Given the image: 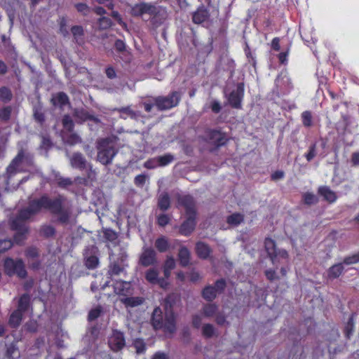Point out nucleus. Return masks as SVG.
Listing matches in <instances>:
<instances>
[{
	"instance_id": "obj_32",
	"label": "nucleus",
	"mask_w": 359,
	"mask_h": 359,
	"mask_svg": "<svg viewBox=\"0 0 359 359\" xmlns=\"http://www.w3.org/2000/svg\"><path fill=\"white\" fill-rule=\"evenodd\" d=\"M355 330V322L353 316L348 318L345 327L344 328V334L346 339H350L353 334Z\"/></svg>"
},
{
	"instance_id": "obj_23",
	"label": "nucleus",
	"mask_w": 359,
	"mask_h": 359,
	"mask_svg": "<svg viewBox=\"0 0 359 359\" xmlns=\"http://www.w3.org/2000/svg\"><path fill=\"white\" fill-rule=\"evenodd\" d=\"M171 201L169 194L163 192L159 195L157 200V206L163 212L168 210L170 208Z\"/></svg>"
},
{
	"instance_id": "obj_47",
	"label": "nucleus",
	"mask_w": 359,
	"mask_h": 359,
	"mask_svg": "<svg viewBox=\"0 0 359 359\" xmlns=\"http://www.w3.org/2000/svg\"><path fill=\"white\" fill-rule=\"evenodd\" d=\"M316 149H317V145H316V142L312 143L309 146L308 151L304 154V157L306 158V159L308 162L311 161L314 158V157L316 156V154H317Z\"/></svg>"
},
{
	"instance_id": "obj_46",
	"label": "nucleus",
	"mask_w": 359,
	"mask_h": 359,
	"mask_svg": "<svg viewBox=\"0 0 359 359\" xmlns=\"http://www.w3.org/2000/svg\"><path fill=\"white\" fill-rule=\"evenodd\" d=\"M12 108L11 106H6L0 109V119L4 122H7L11 118Z\"/></svg>"
},
{
	"instance_id": "obj_59",
	"label": "nucleus",
	"mask_w": 359,
	"mask_h": 359,
	"mask_svg": "<svg viewBox=\"0 0 359 359\" xmlns=\"http://www.w3.org/2000/svg\"><path fill=\"white\" fill-rule=\"evenodd\" d=\"M81 142L80 137L76 133H72L67 136L66 142L69 145H75Z\"/></svg>"
},
{
	"instance_id": "obj_12",
	"label": "nucleus",
	"mask_w": 359,
	"mask_h": 359,
	"mask_svg": "<svg viewBox=\"0 0 359 359\" xmlns=\"http://www.w3.org/2000/svg\"><path fill=\"white\" fill-rule=\"evenodd\" d=\"M196 215H186V219L181 224L179 228V232L181 235L189 236L193 233L196 226Z\"/></svg>"
},
{
	"instance_id": "obj_3",
	"label": "nucleus",
	"mask_w": 359,
	"mask_h": 359,
	"mask_svg": "<svg viewBox=\"0 0 359 359\" xmlns=\"http://www.w3.org/2000/svg\"><path fill=\"white\" fill-rule=\"evenodd\" d=\"M3 266L5 274L9 277L16 275L23 279L27 276L25 264L22 259H14L11 257H6L4 260Z\"/></svg>"
},
{
	"instance_id": "obj_18",
	"label": "nucleus",
	"mask_w": 359,
	"mask_h": 359,
	"mask_svg": "<svg viewBox=\"0 0 359 359\" xmlns=\"http://www.w3.org/2000/svg\"><path fill=\"white\" fill-rule=\"evenodd\" d=\"M180 301V296L175 292L168 294L163 299V306L165 312H174L173 309L176 304Z\"/></svg>"
},
{
	"instance_id": "obj_22",
	"label": "nucleus",
	"mask_w": 359,
	"mask_h": 359,
	"mask_svg": "<svg viewBox=\"0 0 359 359\" xmlns=\"http://www.w3.org/2000/svg\"><path fill=\"white\" fill-rule=\"evenodd\" d=\"M151 324L155 330H161L163 327V312L160 307L154 309L151 316Z\"/></svg>"
},
{
	"instance_id": "obj_30",
	"label": "nucleus",
	"mask_w": 359,
	"mask_h": 359,
	"mask_svg": "<svg viewBox=\"0 0 359 359\" xmlns=\"http://www.w3.org/2000/svg\"><path fill=\"white\" fill-rule=\"evenodd\" d=\"M30 306V297L28 294L25 293L20 296L18 304V308L16 310L25 313L26 312Z\"/></svg>"
},
{
	"instance_id": "obj_49",
	"label": "nucleus",
	"mask_w": 359,
	"mask_h": 359,
	"mask_svg": "<svg viewBox=\"0 0 359 359\" xmlns=\"http://www.w3.org/2000/svg\"><path fill=\"white\" fill-rule=\"evenodd\" d=\"M59 29L60 32L64 36H66L69 34V32L67 30V18L65 16L60 17L58 20Z\"/></svg>"
},
{
	"instance_id": "obj_26",
	"label": "nucleus",
	"mask_w": 359,
	"mask_h": 359,
	"mask_svg": "<svg viewBox=\"0 0 359 359\" xmlns=\"http://www.w3.org/2000/svg\"><path fill=\"white\" fill-rule=\"evenodd\" d=\"M154 246L158 252L163 253L169 250L170 243L168 239L165 236H161L156 239Z\"/></svg>"
},
{
	"instance_id": "obj_55",
	"label": "nucleus",
	"mask_w": 359,
	"mask_h": 359,
	"mask_svg": "<svg viewBox=\"0 0 359 359\" xmlns=\"http://www.w3.org/2000/svg\"><path fill=\"white\" fill-rule=\"evenodd\" d=\"M25 255L27 258H37L39 257V249L34 246L29 247L26 249Z\"/></svg>"
},
{
	"instance_id": "obj_17",
	"label": "nucleus",
	"mask_w": 359,
	"mask_h": 359,
	"mask_svg": "<svg viewBox=\"0 0 359 359\" xmlns=\"http://www.w3.org/2000/svg\"><path fill=\"white\" fill-rule=\"evenodd\" d=\"M318 194L323 198V200L329 203H333L337 200V194L328 186H320L318 188Z\"/></svg>"
},
{
	"instance_id": "obj_64",
	"label": "nucleus",
	"mask_w": 359,
	"mask_h": 359,
	"mask_svg": "<svg viewBox=\"0 0 359 359\" xmlns=\"http://www.w3.org/2000/svg\"><path fill=\"white\" fill-rule=\"evenodd\" d=\"M34 118L35 121L39 124L42 125L45 121V115L44 114L39 110H35L34 112Z\"/></svg>"
},
{
	"instance_id": "obj_57",
	"label": "nucleus",
	"mask_w": 359,
	"mask_h": 359,
	"mask_svg": "<svg viewBox=\"0 0 359 359\" xmlns=\"http://www.w3.org/2000/svg\"><path fill=\"white\" fill-rule=\"evenodd\" d=\"M343 262L345 264L350 265L359 262V252L350 256L344 257Z\"/></svg>"
},
{
	"instance_id": "obj_9",
	"label": "nucleus",
	"mask_w": 359,
	"mask_h": 359,
	"mask_svg": "<svg viewBox=\"0 0 359 359\" xmlns=\"http://www.w3.org/2000/svg\"><path fill=\"white\" fill-rule=\"evenodd\" d=\"M108 344L111 350L114 352L121 351L126 346L124 333L116 329L113 330L111 334L109 337Z\"/></svg>"
},
{
	"instance_id": "obj_45",
	"label": "nucleus",
	"mask_w": 359,
	"mask_h": 359,
	"mask_svg": "<svg viewBox=\"0 0 359 359\" xmlns=\"http://www.w3.org/2000/svg\"><path fill=\"white\" fill-rule=\"evenodd\" d=\"M76 11L83 16H88L91 11V8L85 3H77L74 5Z\"/></svg>"
},
{
	"instance_id": "obj_11",
	"label": "nucleus",
	"mask_w": 359,
	"mask_h": 359,
	"mask_svg": "<svg viewBox=\"0 0 359 359\" xmlns=\"http://www.w3.org/2000/svg\"><path fill=\"white\" fill-rule=\"evenodd\" d=\"M139 262L144 267L156 265L158 262L156 251L151 247L144 248L140 256Z\"/></svg>"
},
{
	"instance_id": "obj_51",
	"label": "nucleus",
	"mask_w": 359,
	"mask_h": 359,
	"mask_svg": "<svg viewBox=\"0 0 359 359\" xmlns=\"http://www.w3.org/2000/svg\"><path fill=\"white\" fill-rule=\"evenodd\" d=\"M13 245V241L11 239L0 240V254L5 252L11 249Z\"/></svg>"
},
{
	"instance_id": "obj_35",
	"label": "nucleus",
	"mask_w": 359,
	"mask_h": 359,
	"mask_svg": "<svg viewBox=\"0 0 359 359\" xmlns=\"http://www.w3.org/2000/svg\"><path fill=\"white\" fill-rule=\"evenodd\" d=\"M159 167H164L171 163L175 160V156L170 154H165L163 156L156 157Z\"/></svg>"
},
{
	"instance_id": "obj_24",
	"label": "nucleus",
	"mask_w": 359,
	"mask_h": 359,
	"mask_svg": "<svg viewBox=\"0 0 359 359\" xmlns=\"http://www.w3.org/2000/svg\"><path fill=\"white\" fill-rule=\"evenodd\" d=\"M265 250L272 261L278 256L276 242L271 238H266L264 241Z\"/></svg>"
},
{
	"instance_id": "obj_33",
	"label": "nucleus",
	"mask_w": 359,
	"mask_h": 359,
	"mask_svg": "<svg viewBox=\"0 0 359 359\" xmlns=\"http://www.w3.org/2000/svg\"><path fill=\"white\" fill-rule=\"evenodd\" d=\"M244 221V215L239 212H235L226 217V222L231 226H237Z\"/></svg>"
},
{
	"instance_id": "obj_43",
	"label": "nucleus",
	"mask_w": 359,
	"mask_h": 359,
	"mask_svg": "<svg viewBox=\"0 0 359 359\" xmlns=\"http://www.w3.org/2000/svg\"><path fill=\"white\" fill-rule=\"evenodd\" d=\"M215 334V330L212 324H205L202 327V334L205 338H212Z\"/></svg>"
},
{
	"instance_id": "obj_40",
	"label": "nucleus",
	"mask_w": 359,
	"mask_h": 359,
	"mask_svg": "<svg viewBox=\"0 0 359 359\" xmlns=\"http://www.w3.org/2000/svg\"><path fill=\"white\" fill-rule=\"evenodd\" d=\"M218 307L215 304H208L203 306V313L205 317H212L217 313Z\"/></svg>"
},
{
	"instance_id": "obj_56",
	"label": "nucleus",
	"mask_w": 359,
	"mask_h": 359,
	"mask_svg": "<svg viewBox=\"0 0 359 359\" xmlns=\"http://www.w3.org/2000/svg\"><path fill=\"white\" fill-rule=\"evenodd\" d=\"M102 313V309L99 306L95 309H91L88 315V321H93L96 320L100 317Z\"/></svg>"
},
{
	"instance_id": "obj_48",
	"label": "nucleus",
	"mask_w": 359,
	"mask_h": 359,
	"mask_svg": "<svg viewBox=\"0 0 359 359\" xmlns=\"http://www.w3.org/2000/svg\"><path fill=\"white\" fill-rule=\"evenodd\" d=\"M41 234L46 238L53 237L55 234V229L50 225H44L41 228Z\"/></svg>"
},
{
	"instance_id": "obj_36",
	"label": "nucleus",
	"mask_w": 359,
	"mask_h": 359,
	"mask_svg": "<svg viewBox=\"0 0 359 359\" xmlns=\"http://www.w3.org/2000/svg\"><path fill=\"white\" fill-rule=\"evenodd\" d=\"M145 279L151 284H156L158 279V272L157 269L152 268L147 270L145 273Z\"/></svg>"
},
{
	"instance_id": "obj_4",
	"label": "nucleus",
	"mask_w": 359,
	"mask_h": 359,
	"mask_svg": "<svg viewBox=\"0 0 359 359\" xmlns=\"http://www.w3.org/2000/svg\"><path fill=\"white\" fill-rule=\"evenodd\" d=\"M208 144L212 145L210 149L211 153L217 151L221 147L225 146L229 141L226 133L217 129H208L203 138Z\"/></svg>"
},
{
	"instance_id": "obj_54",
	"label": "nucleus",
	"mask_w": 359,
	"mask_h": 359,
	"mask_svg": "<svg viewBox=\"0 0 359 359\" xmlns=\"http://www.w3.org/2000/svg\"><path fill=\"white\" fill-rule=\"evenodd\" d=\"M170 222V217L166 214H161L157 216L156 222L159 226L164 227Z\"/></svg>"
},
{
	"instance_id": "obj_21",
	"label": "nucleus",
	"mask_w": 359,
	"mask_h": 359,
	"mask_svg": "<svg viewBox=\"0 0 359 359\" xmlns=\"http://www.w3.org/2000/svg\"><path fill=\"white\" fill-rule=\"evenodd\" d=\"M51 103L53 106L60 108L70 104L68 95L64 92H59L53 95L51 98Z\"/></svg>"
},
{
	"instance_id": "obj_63",
	"label": "nucleus",
	"mask_w": 359,
	"mask_h": 359,
	"mask_svg": "<svg viewBox=\"0 0 359 359\" xmlns=\"http://www.w3.org/2000/svg\"><path fill=\"white\" fill-rule=\"evenodd\" d=\"M175 261L172 256L167 257L165 263L163 264V268L168 269L169 270H172L175 267Z\"/></svg>"
},
{
	"instance_id": "obj_44",
	"label": "nucleus",
	"mask_w": 359,
	"mask_h": 359,
	"mask_svg": "<svg viewBox=\"0 0 359 359\" xmlns=\"http://www.w3.org/2000/svg\"><path fill=\"white\" fill-rule=\"evenodd\" d=\"M302 124L304 127L309 128L312 126V114L310 111H304L301 115Z\"/></svg>"
},
{
	"instance_id": "obj_34",
	"label": "nucleus",
	"mask_w": 359,
	"mask_h": 359,
	"mask_svg": "<svg viewBox=\"0 0 359 359\" xmlns=\"http://www.w3.org/2000/svg\"><path fill=\"white\" fill-rule=\"evenodd\" d=\"M121 301L127 307H135L142 304L143 299L139 297H126Z\"/></svg>"
},
{
	"instance_id": "obj_2",
	"label": "nucleus",
	"mask_w": 359,
	"mask_h": 359,
	"mask_svg": "<svg viewBox=\"0 0 359 359\" xmlns=\"http://www.w3.org/2000/svg\"><path fill=\"white\" fill-rule=\"evenodd\" d=\"M130 14L134 18L149 15L150 23L155 27L161 25L168 18L166 8L151 2H140L131 6Z\"/></svg>"
},
{
	"instance_id": "obj_29",
	"label": "nucleus",
	"mask_w": 359,
	"mask_h": 359,
	"mask_svg": "<svg viewBox=\"0 0 359 359\" xmlns=\"http://www.w3.org/2000/svg\"><path fill=\"white\" fill-rule=\"evenodd\" d=\"M178 257L180 265L184 267L187 266L190 262V252L189 249L185 246L181 247L179 250Z\"/></svg>"
},
{
	"instance_id": "obj_41",
	"label": "nucleus",
	"mask_w": 359,
	"mask_h": 359,
	"mask_svg": "<svg viewBox=\"0 0 359 359\" xmlns=\"http://www.w3.org/2000/svg\"><path fill=\"white\" fill-rule=\"evenodd\" d=\"M62 124L63 128L69 132L73 131L74 128V123L69 114H65L63 116L62 119Z\"/></svg>"
},
{
	"instance_id": "obj_5",
	"label": "nucleus",
	"mask_w": 359,
	"mask_h": 359,
	"mask_svg": "<svg viewBox=\"0 0 359 359\" xmlns=\"http://www.w3.org/2000/svg\"><path fill=\"white\" fill-rule=\"evenodd\" d=\"M181 100V93L179 91H172L167 96L154 97V104L159 111H165L177 107Z\"/></svg>"
},
{
	"instance_id": "obj_58",
	"label": "nucleus",
	"mask_w": 359,
	"mask_h": 359,
	"mask_svg": "<svg viewBox=\"0 0 359 359\" xmlns=\"http://www.w3.org/2000/svg\"><path fill=\"white\" fill-rule=\"evenodd\" d=\"M104 238L109 241L113 242L118 238L116 233L111 229H107L104 231Z\"/></svg>"
},
{
	"instance_id": "obj_53",
	"label": "nucleus",
	"mask_w": 359,
	"mask_h": 359,
	"mask_svg": "<svg viewBox=\"0 0 359 359\" xmlns=\"http://www.w3.org/2000/svg\"><path fill=\"white\" fill-rule=\"evenodd\" d=\"M27 233L28 232L16 231L13 236V241L18 245L22 244L27 238Z\"/></svg>"
},
{
	"instance_id": "obj_14",
	"label": "nucleus",
	"mask_w": 359,
	"mask_h": 359,
	"mask_svg": "<svg viewBox=\"0 0 359 359\" xmlns=\"http://www.w3.org/2000/svg\"><path fill=\"white\" fill-rule=\"evenodd\" d=\"M114 111H118L120 114L119 117L122 119L130 118L133 120H138L140 117H143L140 111L133 110L130 106L115 108Z\"/></svg>"
},
{
	"instance_id": "obj_19",
	"label": "nucleus",
	"mask_w": 359,
	"mask_h": 359,
	"mask_svg": "<svg viewBox=\"0 0 359 359\" xmlns=\"http://www.w3.org/2000/svg\"><path fill=\"white\" fill-rule=\"evenodd\" d=\"M195 249L197 256L201 259H208L212 252L210 245L203 241H198Z\"/></svg>"
},
{
	"instance_id": "obj_28",
	"label": "nucleus",
	"mask_w": 359,
	"mask_h": 359,
	"mask_svg": "<svg viewBox=\"0 0 359 359\" xmlns=\"http://www.w3.org/2000/svg\"><path fill=\"white\" fill-rule=\"evenodd\" d=\"M23 313L15 310L11 314L8 319V325L12 328H17L21 324L22 320Z\"/></svg>"
},
{
	"instance_id": "obj_7",
	"label": "nucleus",
	"mask_w": 359,
	"mask_h": 359,
	"mask_svg": "<svg viewBox=\"0 0 359 359\" xmlns=\"http://www.w3.org/2000/svg\"><path fill=\"white\" fill-rule=\"evenodd\" d=\"M226 287V282L224 278L215 281V285H206L202 290L201 295L204 299L208 302L213 301L217 294L224 292Z\"/></svg>"
},
{
	"instance_id": "obj_52",
	"label": "nucleus",
	"mask_w": 359,
	"mask_h": 359,
	"mask_svg": "<svg viewBox=\"0 0 359 359\" xmlns=\"http://www.w3.org/2000/svg\"><path fill=\"white\" fill-rule=\"evenodd\" d=\"M290 48H291V43H290L286 50L283 51V52H280L278 55V61L280 64L282 65H286L287 63V56L290 53Z\"/></svg>"
},
{
	"instance_id": "obj_37",
	"label": "nucleus",
	"mask_w": 359,
	"mask_h": 359,
	"mask_svg": "<svg viewBox=\"0 0 359 359\" xmlns=\"http://www.w3.org/2000/svg\"><path fill=\"white\" fill-rule=\"evenodd\" d=\"M133 346L135 348L137 354L144 353L147 350L146 343L141 338L135 339L133 342Z\"/></svg>"
},
{
	"instance_id": "obj_20",
	"label": "nucleus",
	"mask_w": 359,
	"mask_h": 359,
	"mask_svg": "<svg viewBox=\"0 0 359 359\" xmlns=\"http://www.w3.org/2000/svg\"><path fill=\"white\" fill-rule=\"evenodd\" d=\"M209 16L210 13L208 10L202 6L198 8V9L193 13L192 20L195 24H201L206 21Z\"/></svg>"
},
{
	"instance_id": "obj_61",
	"label": "nucleus",
	"mask_w": 359,
	"mask_h": 359,
	"mask_svg": "<svg viewBox=\"0 0 359 359\" xmlns=\"http://www.w3.org/2000/svg\"><path fill=\"white\" fill-rule=\"evenodd\" d=\"M144 167L147 169H154L157 167H159L156 157L151 158L146 161L144 163Z\"/></svg>"
},
{
	"instance_id": "obj_39",
	"label": "nucleus",
	"mask_w": 359,
	"mask_h": 359,
	"mask_svg": "<svg viewBox=\"0 0 359 359\" xmlns=\"http://www.w3.org/2000/svg\"><path fill=\"white\" fill-rule=\"evenodd\" d=\"M85 266L88 269H95L99 264V259L95 255H90L84 260Z\"/></svg>"
},
{
	"instance_id": "obj_62",
	"label": "nucleus",
	"mask_w": 359,
	"mask_h": 359,
	"mask_svg": "<svg viewBox=\"0 0 359 359\" xmlns=\"http://www.w3.org/2000/svg\"><path fill=\"white\" fill-rule=\"evenodd\" d=\"M147 180V175L140 174L135 177L134 183L137 187H142L144 185Z\"/></svg>"
},
{
	"instance_id": "obj_16",
	"label": "nucleus",
	"mask_w": 359,
	"mask_h": 359,
	"mask_svg": "<svg viewBox=\"0 0 359 359\" xmlns=\"http://www.w3.org/2000/svg\"><path fill=\"white\" fill-rule=\"evenodd\" d=\"M163 330L165 332L173 334L175 332L176 316L174 312H165V319L163 320Z\"/></svg>"
},
{
	"instance_id": "obj_10",
	"label": "nucleus",
	"mask_w": 359,
	"mask_h": 359,
	"mask_svg": "<svg viewBox=\"0 0 359 359\" xmlns=\"http://www.w3.org/2000/svg\"><path fill=\"white\" fill-rule=\"evenodd\" d=\"M70 165L73 168L83 170L88 168V177L90 178L93 172V167L88 163L85 156L80 152H74L69 159Z\"/></svg>"
},
{
	"instance_id": "obj_6",
	"label": "nucleus",
	"mask_w": 359,
	"mask_h": 359,
	"mask_svg": "<svg viewBox=\"0 0 359 359\" xmlns=\"http://www.w3.org/2000/svg\"><path fill=\"white\" fill-rule=\"evenodd\" d=\"M98 149L97 160L104 165L110 164L117 153L114 146L109 145V140L107 138L99 142Z\"/></svg>"
},
{
	"instance_id": "obj_50",
	"label": "nucleus",
	"mask_w": 359,
	"mask_h": 359,
	"mask_svg": "<svg viewBox=\"0 0 359 359\" xmlns=\"http://www.w3.org/2000/svg\"><path fill=\"white\" fill-rule=\"evenodd\" d=\"M98 25L100 29H107L112 26L113 22L110 18L102 16L98 19Z\"/></svg>"
},
{
	"instance_id": "obj_8",
	"label": "nucleus",
	"mask_w": 359,
	"mask_h": 359,
	"mask_svg": "<svg viewBox=\"0 0 359 359\" xmlns=\"http://www.w3.org/2000/svg\"><path fill=\"white\" fill-rule=\"evenodd\" d=\"M245 95V85L243 82L236 84V90H232L227 97L229 105L233 109H242V102Z\"/></svg>"
},
{
	"instance_id": "obj_31",
	"label": "nucleus",
	"mask_w": 359,
	"mask_h": 359,
	"mask_svg": "<svg viewBox=\"0 0 359 359\" xmlns=\"http://www.w3.org/2000/svg\"><path fill=\"white\" fill-rule=\"evenodd\" d=\"M74 39L76 43L81 45L83 42L84 30L81 25H74L71 28Z\"/></svg>"
},
{
	"instance_id": "obj_38",
	"label": "nucleus",
	"mask_w": 359,
	"mask_h": 359,
	"mask_svg": "<svg viewBox=\"0 0 359 359\" xmlns=\"http://www.w3.org/2000/svg\"><path fill=\"white\" fill-rule=\"evenodd\" d=\"M303 202L305 205H311L318 203V197L311 192H305L302 195Z\"/></svg>"
},
{
	"instance_id": "obj_42",
	"label": "nucleus",
	"mask_w": 359,
	"mask_h": 359,
	"mask_svg": "<svg viewBox=\"0 0 359 359\" xmlns=\"http://www.w3.org/2000/svg\"><path fill=\"white\" fill-rule=\"evenodd\" d=\"M13 95L11 90L7 87L0 88V100L3 102H8L11 100Z\"/></svg>"
},
{
	"instance_id": "obj_25",
	"label": "nucleus",
	"mask_w": 359,
	"mask_h": 359,
	"mask_svg": "<svg viewBox=\"0 0 359 359\" xmlns=\"http://www.w3.org/2000/svg\"><path fill=\"white\" fill-rule=\"evenodd\" d=\"M130 283L123 280L116 281L114 284V290L119 295L126 296L130 290Z\"/></svg>"
},
{
	"instance_id": "obj_1",
	"label": "nucleus",
	"mask_w": 359,
	"mask_h": 359,
	"mask_svg": "<svg viewBox=\"0 0 359 359\" xmlns=\"http://www.w3.org/2000/svg\"><path fill=\"white\" fill-rule=\"evenodd\" d=\"M66 197L62 194L50 198L44 194L38 198L31 200L27 207L20 209L15 217L10 221V228L15 231L29 232V226L26 221L39 214L43 209L50 211L53 215L57 216V222L63 225L69 223L71 210L65 208L64 203Z\"/></svg>"
},
{
	"instance_id": "obj_27",
	"label": "nucleus",
	"mask_w": 359,
	"mask_h": 359,
	"mask_svg": "<svg viewBox=\"0 0 359 359\" xmlns=\"http://www.w3.org/2000/svg\"><path fill=\"white\" fill-rule=\"evenodd\" d=\"M344 270V266L341 263L332 265L327 270V278L331 280L339 278Z\"/></svg>"
},
{
	"instance_id": "obj_13",
	"label": "nucleus",
	"mask_w": 359,
	"mask_h": 359,
	"mask_svg": "<svg viewBox=\"0 0 359 359\" xmlns=\"http://www.w3.org/2000/svg\"><path fill=\"white\" fill-rule=\"evenodd\" d=\"M178 205L182 206L185 209L186 215L197 214L196 209V203L192 196L179 195L177 198Z\"/></svg>"
},
{
	"instance_id": "obj_60",
	"label": "nucleus",
	"mask_w": 359,
	"mask_h": 359,
	"mask_svg": "<svg viewBox=\"0 0 359 359\" xmlns=\"http://www.w3.org/2000/svg\"><path fill=\"white\" fill-rule=\"evenodd\" d=\"M57 184L61 188H66L72 185L73 182L70 178L60 177L57 180Z\"/></svg>"
},
{
	"instance_id": "obj_15",
	"label": "nucleus",
	"mask_w": 359,
	"mask_h": 359,
	"mask_svg": "<svg viewBox=\"0 0 359 359\" xmlns=\"http://www.w3.org/2000/svg\"><path fill=\"white\" fill-rule=\"evenodd\" d=\"M25 157V151L22 149H20L18 152V154L15 156V158L12 160V161L6 168V172L9 177H11L16 174L17 168L19 166V165L22 162Z\"/></svg>"
}]
</instances>
